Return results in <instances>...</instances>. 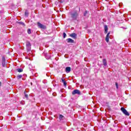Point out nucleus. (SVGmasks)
Returning a JSON list of instances; mask_svg holds the SVG:
<instances>
[{
    "label": "nucleus",
    "instance_id": "1",
    "mask_svg": "<svg viewBox=\"0 0 131 131\" xmlns=\"http://www.w3.org/2000/svg\"><path fill=\"white\" fill-rule=\"evenodd\" d=\"M77 16H78V14L77 12L71 13V17L73 20H76V19H77Z\"/></svg>",
    "mask_w": 131,
    "mask_h": 131
},
{
    "label": "nucleus",
    "instance_id": "2",
    "mask_svg": "<svg viewBox=\"0 0 131 131\" xmlns=\"http://www.w3.org/2000/svg\"><path fill=\"white\" fill-rule=\"evenodd\" d=\"M121 111H122V112H123V113L125 114V115H126L127 116H129V113L127 112V111H126V110H125L124 107H121Z\"/></svg>",
    "mask_w": 131,
    "mask_h": 131
},
{
    "label": "nucleus",
    "instance_id": "3",
    "mask_svg": "<svg viewBox=\"0 0 131 131\" xmlns=\"http://www.w3.org/2000/svg\"><path fill=\"white\" fill-rule=\"evenodd\" d=\"M26 47L28 51L31 50V44L29 42H27Z\"/></svg>",
    "mask_w": 131,
    "mask_h": 131
},
{
    "label": "nucleus",
    "instance_id": "4",
    "mask_svg": "<svg viewBox=\"0 0 131 131\" xmlns=\"http://www.w3.org/2000/svg\"><path fill=\"white\" fill-rule=\"evenodd\" d=\"M37 25L39 28H41V29H46V26L40 23H37Z\"/></svg>",
    "mask_w": 131,
    "mask_h": 131
},
{
    "label": "nucleus",
    "instance_id": "5",
    "mask_svg": "<svg viewBox=\"0 0 131 131\" xmlns=\"http://www.w3.org/2000/svg\"><path fill=\"white\" fill-rule=\"evenodd\" d=\"M72 95H76V94L77 95H80V91L78 90H75L72 92Z\"/></svg>",
    "mask_w": 131,
    "mask_h": 131
},
{
    "label": "nucleus",
    "instance_id": "6",
    "mask_svg": "<svg viewBox=\"0 0 131 131\" xmlns=\"http://www.w3.org/2000/svg\"><path fill=\"white\" fill-rule=\"evenodd\" d=\"M67 42L71 43H73L74 42V40L71 39V38H68L67 39Z\"/></svg>",
    "mask_w": 131,
    "mask_h": 131
},
{
    "label": "nucleus",
    "instance_id": "7",
    "mask_svg": "<svg viewBox=\"0 0 131 131\" xmlns=\"http://www.w3.org/2000/svg\"><path fill=\"white\" fill-rule=\"evenodd\" d=\"M109 35H110V32H108L105 37V40L106 42H108L109 41Z\"/></svg>",
    "mask_w": 131,
    "mask_h": 131
},
{
    "label": "nucleus",
    "instance_id": "8",
    "mask_svg": "<svg viewBox=\"0 0 131 131\" xmlns=\"http://www.w3.org/2000/svg\"><path fill=\"white\" fill-rule=\"evenodd\" d=\"M66 71L67 73H69L70 71H71V68L68 67L66 68Z\"/></svg>",
    "mask_w": 131,
    "mask_h": 131
},
{
    "label": "nucleus",
    "instance_id": "9",
    "mask_svg": "<svg viewBox=\"0 0 131 131\" xmlns=\"http://www.w3.org/2000/svg\"><path fill=\"white\" fill-rule=\"evenodd\" d=\"M70 36H71V37H73V38H75L76 37V34L72 33L70 34Z\"/></svg>",
    "mask_w": 131,
    "mask_h": 131
},
{
    "label": "nucleus",
    "instance_id": "10",
    "mask_svg": "<svg viewBox=\"0 0 131 131\" xmlns=\"http://www.w3.org/2000/svg\"><path fill=\"white\" fill-rule=\"evenodd\" d=\"M104 30H105V33H107L108 32V27L107 25L104 26Z\"/></svg>",
    "mask_w": 131,
    "mask_h": 131
},
{
    "label": "nucleus",
    "instance_id": "11",
    "mask_svg": "<svg viewBox=\"0 0 131 131\" xmlns=\"http://www.w3.org/2000/svg\"><path fill=\"white\" fill-rule=\"evenodd\" d=\"M103 63L104 66H107V60H106V59H104L103 60Z\"/></svg>",
    "mask_w": 131,
    "mask_h": 131
},
{
    "label": "nucleus",
    "instance_id": "12",
    "mask_svg": "<svg viewBox=\"0 0 131 131\" xmlns=\"http://www.w3.org/2000/svg\"><path fill=\"white\" fill-rule=\"evenodd\" d=\"M17 79H20V78H22V75H18L17 76Z\"/></svg>",
    "mask_w": 131,
    "mask_h": 131
},
{
    "label": "nucleus",
    "instance_id": "13",
    "mask_svg": "<svg viewBox=\"0 0 131 131\" xmlns=\"http://www.w3.org/2000/svg\"><path fill=\"white\" fill-rule=\"evenodd\" d=\"M63 117H64V116H63V115H59V120H63Z\"/></svg>",
    "mask_w": 131,
    "mask_h": 131
},
{
    "label": "nucleus",
    "instance_id": "14",
    "mask_svg": "<svg viewBox=\"0 0 131 131\" xmlns=\"http://www.w3.org/2000/svg\"><path fill=\"white\" fill-rule=\"evenodd\" d=\"M17 71H18V72H22L23 70L22 69H17Z\"/></svg>",
    "mask_w": 131,
    "mask_h": 131
},
{
    "label": "nucleus",
    "instance_id": "15",
    "mask_svg": "<svg viewBox=\"0 0 131 131\" xmlns=\"http://www.w3.org/2000/svg\"><path fill=\"white\" fill-rule=\"evenodd\" d=\"M2 66H3V67H5V66H6V62H5V60L3 61Z\"/></svg>",
    "mask_w": 131,
    "mask_h": 131
},
{
    "label": "nucleus",
    "instance_id": "16",
    "mask_svg": "<svg viewBox=\"0 0 131 131\" xmlns=\"http://www.w3.org/2000/svg\"><path fill=\"white\" fill-rule=\"evenodd\" d=\"M27 32L28 34H30V33H31V30L30 29H28Z\"/></svg>",
    "mask_w": 131,
    "mask_h": 131
},
{
    "label": "nucleus",
    "instance_id": "17",
    "mask_svg": "<svg viewBox=\"0 0 131 131\" xmlns=\"http://www.w3.org/2000/svg\"><path fill=\"white\" fill-rule=\"evenodd\" d=\"M63 83V85H64L65 86L67 85V82H66V81H64Z\"/></svg>",
    "mask_w": 131,
    "mask_h": 131
},
{
    "label": "nucleus",
    "instance_id": "18",
    "mask_svg": "<svg viewBox=\"0 0 131 131\" xmlns=\"http://www.w3.org/2000/svg\"><path fill=\"white\" fill-rule=\"evenodd\" d=\"M115 84H116V89L118 90V83H117V82H116Z\"/></svg>",
    "mask_w": 131,
    "mask_h": 131
},
{
    "label": "nucleus",
    "instance_id": "19",
    "mask_svg": "<svg viewBox=\"0 0 131 131\" xmlns=\"http://www.w3.org/2000/svg\"><path fill=\"white\" fill-rule=\"evenodd\" d=\"M88 14V11H85L84 13V16H86V14Z\"/></svg>",
    "mask_w": 131,
    "mask_h": 131
},
{
    "label": "nucleus",
    "instance_id": "20",
    "mask_svg": "<svg viewBox=\"0 0 131 131\" xmlns=\"http://www.w3.org/2000/svg\"><path fill=\"white\" fill-rule=\"evenodd\" d=\"M66 36H67L66 33H63V38H65V37H66Z\"/></svg>",
    "mask_w": 131,
    "mask_h": 131
},
{
    "label": "nucleus",
    "instance_id": "21",
    "mask_svg": "<svg viewBox=\"0 0 131 131\" xmlns=\"http://www.w3.org/2000/svg\"><path fill=\"white\" fill-rule=\"evenodd\" d=\"M25 16H28V13H27V12H25Z\"/></svg>",
    "mask_w": 131,
    "mask_h": 131
},
{
    "label": "nucleus",
    "instance_id": "22",
    "mask_svg": "<svg viewBox=\"0 0 131 131\" xmlns=\"http://www.w3.org/2000/svg\"><path fill=\"white\" fill-rule=\"evenodd\" d=\"M25 96L26 98H28V95L25 94Z\"/></svg>",
    "mask_w": 131,
    "mask_h": 131
},
{
    "label": "nucleus",
    "instance_id": "23",
    "mask_svg": "<svg viewBox=\"0 0 131 131\" xmlns=\"http://www.w3.org/2000/svg\"><path fill=\"white\" fill-rule=\"evenodd\" d=\"M61 80H62V82H64V81H65V80H64V79H62Z\"/></svg>",
    "mask_w": 131,
    "mask_h": 131
},
{
    "label": "nucleus",
    "instance_id": "24",
    "mask_svg": "<svg viewBox=\"0 0 131 131\" xmlns=\"http://www.w3.org/2000/svg\"><path fill=\"white\" fill-rule=\"evenodd\" d=\"M2 85V83L0 82V86Z\"/></svg>",
    "mask_w": 131,
    "mask_h": 131
},
{
    "label": "nucleus",
    "instance_id": "25",
    "mask_svg": "<svg viewBox=\"0 0 131 131\" xmlns=\"http://www.w3.org/2000/svg\"><path fill=\"white\" fill-rule=\"evenodd\" d=\"M22 24H23V25H25V24H24V23H22Z\"/></svg>",
    "mask_w": 131,
    "mask_h": 131
},
{
    "label": "nucleus",
    "instance_id": "26",
    "mask_svg": "<svg viewBox=\"0 0 131 131\" xmlns=\"http://www.w3.org/2000/svg\"><path fill=\"white\" fill-rule=\"evenodd\" d=\"M23 80H24V79L23 78H22Z\"/></svg>",
    "mask_w": 131,
    "mask_h": 131
}]
</instances>
